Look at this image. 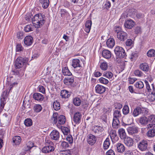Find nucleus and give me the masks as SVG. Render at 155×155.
Wrapping results in <instances>:
<instances>
[{
  "mask_svg": "<svg viewBox=\"0 0 155 155\" xmlns=\"http://www.w3.org/2000/svg\"><path fill=\"white\" fill-rule=\"evenodd\" d=\"M25 62L24 58L22 57H19L16 60L15 65L16 68H20L22 67Z\"/></svg>",
  "mask_w": 155,
  "mask_h": 155,
  "instance_id": "obj_6",
  "label": "nucleus"
},
{
  "mask_svg": "<svg viewBox=\"0 0 155 155\" xmlns=\"http://www.w3.org/2000/svg\"><path fill=\"white\" fill-rule=\"evenodd\" d=\"M99 80L101 83L105 84H106L109 83V81L103 77L100 78Z\"/></svg>",
  "mask_w": 155,
  "mask_h": 155,
  "instance_id": "obj_50",
  "label": "nucleus"
},
{
  "mask_svg": "<svg viewBox=\"0 0 155 155\" xmlns=\"http://www.w3.org/2000/svg\"><path fill=\"white\" fill-rule=\"evenodd\" d=\"M125 44L127 46H132L133 45V41L132 39H128L126 41Z\"/></svg>",
  "mask_w": 155,
  "mask_h": 155,
  "instance_id": "obj_51",
  "label": "nucleus"
},
{
  "mask_svg": "<svg viewBox=\"0 0 155 155\" xmlns=\"http://www.w3.org/2000/svg\"><path fill=\"white\" fill-rule=\"evenodd\" d=\"M58 114L57 113L53 114L52 117L51 119L54 123H56L58 121V123L60 124H63L65 123V116L63 115L59 116L58 118Z\"/></svg>",
  "mask_w": 155,
  "mask_h": 155,
  "instance_id": "obj_3",
  "label": "nucleus"
},
{
  "mask_svg": "<svg viewBox=\"0 0 155 155\" xmlns=\"http://www.w3.org/2000/svg\"><path fill=\"white\" fill-rule=\"evenodd\" d=\"M62 72L63 74L65 76H71L72 74L70 71L67 67L63 68L62 69Z\"/></svg>",
  "mask_w": 155,
  "mask_h": 155,
  "instance_id": "obj_32",
  "label": "nucleus"
},
{
  "mask_svg": "<svg viewBox=\"0 0 155 155\" xmlns=\"http://www.w3.org/2000/svg\"><path fill=\"white\" fill-rule=\"evenodd\" d=\"M24 44L27 46L31 45L33 41V39L31 36L28 35L26 36L24 39Z\"/></svg>",
  "mask_w": 155,
  "mask_h": 155,
  "instance_id": "obj_14",
  "label": "nucleus"
},
{
  "mask_svg": "<svg viewBox=\"0 0 155 155\" xmlns=\"http://www.w3.org/2000/svg\"><path fill=\"white\" fill-rule=\"evenodd\" d=\"M95 88L96 93L99 94L104 93L106 89L105 87L100 84H97L95 86Z\"/></svg>",
  "mask_w": 155,
  "mask_h": 155,
  "instance_id": "obj_12",
  "label": "nucleus"
},
{
  "mask_svg": "<svg viewBox=\"0 0 155 155\" xmlns=\"http://www.w3.org/2000/svg\"><path fill=\"white\" fill-rule=\"evenodd\" d=\"M81 114L79 112H77L74 114L73 121L76 124H79L81 122Z\"/></svg>",
  "mask_w": 155,
  "mask_h": 155,
  "instance_id": "obj_11",
  "label": "nucleus"
},
{
  "mask_svg": "<svg viewBox=\"0 0 155 155\" xmlns=\"http://www.w3.org/2000/svg\"><path fill=\"white\" fill-rule=\"evenodd\" d=\"M54 149L53 146H45L42 148V151L45 153H48L53 151Z\"/></svg>",
  "mask_w": 155,
  "mask_h": 155,
  "instance_id": "obj_20",
  "label": "nucleus"
},
{
  "mask_svg": "<svg viewBox=\"0 0 155 155\" xmlns=\"http://www.w3.org/2000/svg\"><path fill=\"white\" fill-rule=\"evenodd\" d=\"M111 139L109 137L106 138L104 142L103 145H110L111 144Z\"/></svg>",
  "mask_w": 155,
  "mask_h": 155,
  "instance_id": "obj_56",
  "label": "nucleus"
},
{
  "mask_svg": "<svg viewBox=\"0 0 155 155\" xmlns=\"http://www.w3.org/2000/svg\"><path fill=\"white\" fill-rule=\"evenodd\" d=\"M66 140L68 141L69 143L70 144H71L73 143V138L71 135H68L66 138Z\"/></svg>",
  "mask_w": 155,
  "mask_h": 155,
  "instance_id": "obj_61",
  "label": "nucleus"
},
{
  "mask_svg": "<svg viewBox=\"0 0 155 155\" xmlns=\"http://www.w3.org/2000/svg\"><path fill=\"white\" fill-rule=\"evenodd\" d=\"M45 21V16L42 14H36L32 18L33 25L36 28H39L42 26Z\"/></svg>",
  "mask_w": 155,
  "mask_h": 155,
  "instance_id": "obj_1",
  "label": "nucleus"
},
{
  "mask_svg": "<svg viewBox=\"0 0 155 155\" xmlns=\"http://www.w3.org/2000/svg\"><path fill=\"white\" fill-rule=\"evenodd\" d=\"M114 51L116 56L119 58H124L126 56L125 51L122 47L119 46H116Z\"/></svg>",
  "mask_w": 155,
  "mask_h": 155,
  "instance_id": "obj_4",
  "label": "nucleus"
},
{
  "mask_svg": "<svg viewBox=\"0 0 155 155\" xmlns=\"http://www.w3.org/2000/svg\"><path fill=\"white\" fill-rule=\"evenodd\" d=\"M120 121L119 119H115L113 118V123H112V126L113 128L115 129L117 128L119 126Z\"/></svg>",
  "mask_w": 155,
  "mask_h": 155,
  "instance_id": "obj_31",
  "label": "nucleus"
},
{
  "mask_svg": "<svg viewBox=\"0 0 155 155\" xmlns=\"http://www.w3.org/2000/svg\"><path fill=\"white\" fill-rule=\"evenodd\" d=\"M17 83L16 82H14L12 84L10 83L7 86L8 87V89L9 90V91L10 92L13 87L15 85H17Z\"/></svg>",
  "mask_w": 155,
  "mask_h": 155,
  "instance_id": "obj_59",
  "label": "nucleus"
},
{
  "mask_svg": "<svg viewBox=\"0 0 155 155\" xmlns=\"http://www.w3.org/2000/svg\"><path fill=\"white\" fill-rule=\"evenodd\" d=\"M127 33L123 31L119 32L117 34V38L121 41H124L127 38Z\"/></svg>",
  "mask_w": 155,
  "mask_h": 155,
  "instance_id": "obj_8",
  "label": "nucleus"
},
{
  "mask_svg": "<svg viewBox=\"0 0 155 155\" xmlns=\"http://www.w3.org/2000/svg\"><path fill=\"white\" fill-rule=\"evenodd\" d=\"M74 82V78L72 76H68L64 80V82L65 84L68 86H71Z\"/></svg>",
  "mask_w": 155,
  "mask_h": 155,
  "instance_id": "obj_7",
  "label": "nucleus"
},
{
  "mask_svg": "<svg viewBox=\"0 0 155 155\" xmlns=\"http://www.w3.org/2000/svg\"><path fill=\"white\" fill-rule=\"evenodd\" d=\"M33 97L38 101H42L44 99L43 96L38 93H35L33 95Z\"/></svg>",
  "mask_w": 155,
  "mask_h": 155,
  "instance_id": "obj_22",
  "label": "nucleus"
},
{
  "mask_svg": "<svg viewBox=\"0 0 155 155\" xmlns=\"http://www.w3.org/2000/svg\"><path fill=\"white\" fill-rule=\"evenodd\" d=\"M102 55L104 58L107 59H109L111 57V53L108 50H104L102 52Z\"/></svg>",
  "mask_w": 155,
  "mask_h": 155,
  "instance_id": "obj_17",
  "label": "nucleus"
},
{
  "mask_svg": "<svg viewBox=\"0 0 155 155\" xmlns=\"http://www.w3.org/2000/svg\"><path fill=\"white\" fill-rule=\"evenodd\" d=\"M124 139V143L127 145H132L133 144V140L130 137H127Z\"/></svg>",
  "mask_w": 155,
  "mask_h": 155,
  "instance_id": "obj_29",
  "label": "nucleus"
},
{
  "mask_svg": "<svg viewBox=\"0 0 155 155\" xmlns=\"http://www.w3.org/2000/svg\"><path fill=\"white\" fill-rule=\"evenodd\" d=\"M91 25L92 22L91 20H88L86 21L85 23V27L84 28V30L87 33H89L90 32Z\"/></svg>",
  "mask_w": 155,
  "mask_h": 155,
  "instance_id": "obj_23",
  "label": "nucleus"
},
{
  "mask_svg": "<svg viewBox=\"0 0 155 155\" xmlns=\"http://www.w3.org/2000/svg\"><path fill=\"white\" fill-rule=\"evenodd\" d=\"M140 68L145 71H147L149 70V66L147 64L145 63H143L140 65Z\"/></svg>",
  "mask_w": 155,
  "mask_h": 155,
  "instance_id": "obj_34",
  "label": "nucleus"
},
{
  "mask_svg": "<svg viewBox=\"0 0 155 155\" xmlns=\"http://www.w3.org/2000/svg\"><path fill=\"white\" fill-rule=\"evenodd\" d=\"M42 109V107L40 105L36 104L34 107V110L36 112H40Z\"/></svg>",
  "mask_w": 155,
  "mask_h": 155,
  "instance_id": "obj_48",
  "label": "nucleus"
},
{
  "mask_svg": "<svg viewBox=\"0 0 155 155\" xmlns=\"http://www.w3.org/2000/svg\"><path fill=\"white\" fill-rule=\"evenodd\" d=\"M134 74L136 76L141 77L142 75V73L139 70H136L134 72Z\"/></svg>",
  "mask_w": 155,
  "mask_h": 155,
  "instance_id": "obj_57",
  "label": "nucleus"
},
{
  "mask_svg": "<svg viewBox=\"0 0 155 155\" xmlns=\"http://www.w3.org/2000/svg\"><path fill=\"white\" fill-rule=\"evenodd\" d=\"M148 112L147 109L146 108L137 107L132 112V114L134 117H137L140 114H147Z\"/></svg>",
  "mask_w": 155,
  "mask_h": 155,
  "instance_id": "obj_2",
  "label": "nucleus"
},
{
  "mask_svg": "<svg viewBox=\"0 0 155 155\" xmlns=\"http://www.w3.org/2000/svg\"><path fill=\"white\" fill-rule=\"evenodd\" d=\"M11 119L10 115H8L6 114H4L2 117V120L3 122L5 124L9 123Z\"/></svg>",
  "mask_w": 155,
  "mask_h": 155,
  "instance_id": "obj_25",
  "label": "nucleus"
},
{
  "mask_svg": "<svg viewBox=\"0 0 155 155\" xmlns=\"http://www.w3.org/2000/svg\"><path fill=\"white\" fill-rule=\"evenodd\" d=\"M92 130L95 133L100 134L103 132L104 129L101 126H95L93 127Z\"/></svg>",
  "mask_w": 155,
  "mask_h": 155,
  "instance_id": "obj_18",
  "label": "nucleus"
},
{
  "mask_svg": "<svg viewBox=\"0 0 155 155\" xmlns=\"http://www.w3.org/2000/svg\"><path fill=\"white\" fill-rule=\"evenodd\" d=\"M147 118L145 117H142L140 118V123L142 124L146 125L148 123Z\"/></svg>",
  "mask_w": 155,
  "mask_h": 155,
  "instance_id": "obj_37",
  "label": "nucleus"
},
{
  "mask_svg": "<svg viewBox=\"0 0 155 155\" xmlns=\"http://www.w3.org/2000/svg\"><path fill=\"white\" fill-rule=\"evenodd\" d=\"M107 116L106 114H104L101 116V118L104 122L106 123L107 122Z\"/></svg>",
  "mask_w": 155,
  "mask_h": 155,
  "instance_id": "obj_58",
  "label": "nucleus"
},
{
  "mask_svg": "<svg viewBox=\"0 0 155 155\" xmlns=\"http://www.w3.org/2000/svg\"><path fill=\"white\" fill-rule=\"evenodd\" d=\"M113 116L114 118L119 119L121 116L120 111L118 110H115L113 113Z\"/></svg>",
  "mask_w": 155,
  "mask_h": 155,
  "instance_id": "obj_36",
  "label": "nucleus"
},
{
  "mask_svg": "<svg viewBox=\"0 0 155 155\" xmlns=\"http://www.w3.org/2000/svg\"><path fill=\"white\" fill-rule=\"evenodd\" d=\"M61 130L63 134L65 135H67L70 133V130L69 129L66 127H62Z\"/></svg>",
  "mask_w": 155,
  "mask_h": 155,
  "instance_id": "obj_46",
  "label": "nucleus"
},
{
  "mask_svg": "<svg viewBox=\"0 0 155 155\" xmlns=\"http://www.w3.org/2000/svg\"><path fill=\"white\" fill-rule=\"evenodd\" d=\"M137 56V54L134 53H132L129 57L130 59L132 61L135 60Z\"/></svg>",
  "mask_w": 155,
  "mask_h": 155,
  "instance_id": "obj_60",
  "label": "nucleus"
},
{
  "mask_svg": "<svg viewBox=\"0 0 155 155\" xmlns=\"http://www.w3.org/2000/svg\"><path fill=\"white\" fill-rule=\"evenodd\" d=\"M148 123L155 122V115L153 114L150 115L147 118Z\"/></svg>",
  "mask_w": 155,
  "mask_h": 155,
  "instance_id": "obj_49",
  "label": "nucleus"
},
{
  "mask_svg": "<svg viewBox=\"0 0 155 155\" xmlns=\"http://www.w3.org/2000/svg\"><path fill=\"white\" fill-rule=\"evenodd\" d=\"M71 66L74 68H80L81 67L80 61L77 59H74L72 60Z\"/></svg>",
  "mask_w": 155,
  "mask_h": 155,
  "instance_id": "obj_19",
  "label": "nucleus"
},
{
  "mask_svg": "<svg viewBox=\"0 0 155 155\" xmlns=\"http://www.w3.org/2000/svg\"><path fill=\"white\" fill-rule=\"evenodd\" d=\"M150 141L146 140H143L141 141L139 144V145H150L149 143Z\"/></svg>",
  "mask_w": 155,
  "mask_h": 155,
  "instance_id": "obj_54",
  "label": "nucleus"
},
{
  "mask_svg": "<svg viewBox=\"0 0 155 155\" xmlns=\"http://www.w3.org/2000/svg\"><path fill=\"white\" fill-rule=\"evenodd\" d=\"M53 107L56 110H58L60 109V105L59 102L57 101H54L53 104Z\"/></svg>",
  "mask_w": 155,
  "mask_h": 155,
  "instance_id": "obj_38",
  "label": "nucleus"
},
{
  "mask_svg": "<svg viewBox=\"0 0 155 155\" xmlns=\"http://www.w3.org/2000/svg\"><path fill=\"white\" fill-rule=\"evenodd\" d=\"M128 133L130 135H133L137 132V128L134 127H129L127 129Z\"/></svg>",
  "mask_w": 155,
  "mask_h": 155,
  "instance_id": "obj_26",
  "label": "nucleus"
},
{
  "mask_svg": "<svg viewBox=\"0 0 155 155\" xmlns=\"http://www.w3.org/2000/svg\"><path fill=\"white\" fill-rule=\"evenodd\" d=\"M81 98L78 97H75L73 99V104L76 106H79L81 105Z\"/></svg>",
  "mask_w": 155,
  "mask_h": 155,
  "instance_id": "obj_35",
  "label": "nucleus"
},
{
  "mask_svg": "<svg viewBox=\"0 0 155 155\" xmlns=\"http://www.w3.org/2000/svg\"><path fill=\"white\" fill-rule=\"evenodd\" d=\"M144 82L147 91L149 93H155V88L154 85L153 84H152L151 85H150L148 81L146 80L144 81Z\"/></svg>",
  "mask_w": 155,
  "mask_h": 155,
  "instance_id": "obj_9",
  "label": "nucleus"
},
{
  "mask_svg": "<svg viewBox=\"0 0 155 155\" xmlns=\"http://www.w3.org/2000/svg\"><path fill=\"white\" fill-rule=\"evenodd\" d=\"M109 135L113 144L114 142L118 140V137L116 131L113 130H111L110 132Z\"/></svg>",
  "mask_w": 155,
  "mask_h": 155,
  "instance_id": "obj_10",
  "label": "nucleus"
},
{
  "mask_svg": "<svg viewBox=\"0 0 155 155\" xmlns=\"http://www.w3.org/2000/svg\"><path fill=\"white\" fill-rule=\"evenodd\" d=\"M147 129L151 128L147 132V136L149 137H153L155 135V124H151L147 125Z\"/></svg>",
  "mask_w": 155,
  "mask_h": 155,
  "instance_id": "obj_5",
  "label": "nucleus"
},
{
  "mask_svg": "<svg viewBox=\"0 0 155 155\" xmlns=\"http://www.w3.org/2000/svg\"><path fill=\"white\" fill-rule=\"evenodd\" d=\"M12 141L14 144L18 145L21 141V137L19 136H15L13 138Z\"/></svg>",
  "mask_w": 155,
  "mask_h": 155,
  "instance_id": "obj_33",
  "label": "nucleus"
},
{
  "mask_svg": "<svg viewBox=\"0 0 155 155\" xmlns=\"http://www.w3.org/2000/svg\"><path fill=\"white\" fill-rule=\"evenodd\" d=\"M155 93H149L147 98L150 101H153L155 100Z\"/></svg>",
  "mask_w": 155,
  "mask_h": 155,
  "instance_id": "obj_44",
  "label": "nucleus"
},
{
  "mask_svg": "<svg viewBox=\"0 0 155 155\" xmlns=\"http://www.w3.org/2000/svg\"><path fill=\"white\" fill-rule=\"evenodd\" d=\"M123 113L124 115H127L129 112V108L128 106L125 105L122 109Z\"/></svg>",
  "mask_w": 155,
  "mask_h": 155,
  "instance_id": "obj_45",
  "label": "nucleus"
},
{
  "mask_svg": "<svg viewBox=\"0 0 155 155\" xmlns=\"http://www.w3.org/2000/svg\"><path fill=\"white\" fill-rule=\"evenodd\" d=\"M87 142L91 145H93L96 142V138L95 136L91 134H90L87 136Z\"/></svg>",
  "mask_w": 155,
  "mask_h": 155,
  "instance_id": "obj_15",
  "label": "nucleus"
},
{
  "mask_svg": "<svg viewBox=\"0 0 155 155\" xmlns=\"http://www.w3.org/2000/svg\"><path fill=\"white\" fill-rule=\"evenodd\" d=\"M24 50V48L21 44H17L15 48V51L17 54H19L22 52Z\"/></svg>",
  "mask_w": 155,
  "mask_h": 155,
  "instance_id": "obj_24",
  "label": "nucleus"
},
{
  "mask_svg": "<svg viewBox=\"0 0 155 155\" xmlns=\"http://www.w3.org/2000/svg\"><path fill=\"white\" fill-rule=\"evenodd\" d=\"M104 6H105V8L107 9L110 8L111 6L110 1L109 0H107Z\"/></svg>",
  "mask_w": 155,
  "mask_h": 155,
  "instance_id": "obj_63",
  "label": "nucleus"
},
{
  "mask_svg": "<svg viewBox=\"0 0 155 155\" xmlns=\"http://www.w3.org/2000/svg\"><path fill=\"white\" fill-rule=\"evenodd\" d=\"M100 68L103 70L105 71L107 70L108 68L107 63L105 61L101 62L100 64Z\"/></svg>",
  "mask_w": 155,
  "mask_h": 155,
  "instance_id": "obj_42",
  "label": "nucleus"
},
{
  "mask_svg": "<svg viewBox=\"0 0 155 155\" xmlns=\"http://www.w3.org/2000/svg\"><path fill=\"white\" fill-rule=\"evenodd\" d=\"M38 91L43 94L45 93V89L44 87L41 85H39L38 88Z\"/></svg>",
  "mask_w": 155,
  "mask_h": 155,
  "instance_id": "obj_52",
  "label": "nucleus"
},
{
  "mask_svg": "<svg viewBox=\"0 0 155 155\" xmlns=\"http://www.w3.org/2000/svg\"><path fill=\"white\" fill-rule=\"evenodd\" d=\"M125 149L124 146H117V150L119 152L122 153L124 151Z\"/></svg>",
  "mask_w": 155,
  "mask_h": 155,
  "instance_id": "obj_55",
  "label": "nucleus"
},
{
  "mask_svg": "<svg viewBox=\"0 0 155 155\" xmlns=\"http://www.w3.org/2000/svg\"><path fill=\"white\" fill-rule=\"evenodd\" d=\"M107 46L110 48H112L115 45V41L113 38H110L107 40L106 42Z\"/></svg>",
  "mask_w": 155,
  "mask_h": 155,
  "instance_id": "obj_21",
  "label": "nucleus"
},
{
  "mask_svg": "<svg viewBox=\"0 0 155 155\" xmlns=\"http://www.w3.org/2000/svg\"><path fill=\"white\" fill-rule=\"evenodd\" d=\"M134 21L131 19L126 20L124 24L125 27L128 29L132 28L134 26Z\"/></svg>",
  "mask_w": 155,
  "mask_h": 155,
  "instance_id": "obj_13",
  "label": "nucleus"
},
{
  "mask_svg": "<svg viewBox=\"0 0 155 155\" xmlns=\"http://www.w3.org/2000/svg\"><path fill=\"white\" fill-rule=\"evenodd\" d=\"M147 54L149 57H155V50L153 49H150L147 52Z\"/></svg>",
  "mask_w": 155,
  "mask_h": 155,
  "instance_id": "obj_39",
  "label": "nucleus"
},
{
  "mask_svg": "<svg viewBox=\"0 0 155 155\" xmlns=\"http://www.w3.org/2000/svg\"><path fill=\"white\" fill-rule=\"evenodd\" d=\"M10 92L9 91V90L8 89V87H7V90L4 91L2 93V97L4 98L5 97L7 96V95L8 94V93Z\"/></svg>",
  "mask_w": 155,
  "mask_h": 155,
  "instance_id": "obj_62",
  "label": "nucleus"
},
{
  "mask_svg": "<svg viewBox=\"0 0 155 155\" xmlns=\"http://www.w3.org/2000/svg\"><path fill=\"white\" fill-rule=\"evenodd\" d=\"M68 12L65 9H62L61 10V16L63 17L65 15H67L68 14Z\"/></svg>",
  "mask_w": 155,
  "mask_h": 155,
  "instance_id": "obj_64",
  "label": "nucleus"
},
{
  "mask_svg": "<svg viewBox=\"0 0 155 155\" xmlns=\"http://www.w3.org/2000/svg\"><path fill=\"white\" fill-rule=\"evenodd\" d=\"M50 136L53 140H57L60 137L59 132L57 130H54L51 133Z\"/></svg>",
  "mask_w": 155,
  "mask_h": 155,
  "instance_id": "obj_16",
  "label": "nucleus"
},
{
  "mask_svg": "<svg viewBox=\"0 0 155 155\" xmlns=\"http://www.w3.org/2000/svg\"><path fill=\"white\" fill-rule=\"evenodd\" d=\"M24 124L26 126H30L32 124V120L30 118H27L25 120Z\"/></svg>",
  "mask_w": 155,
  "mask_h": 155,
  "instance_id": "obj_47",
  "label": "nucleus"
},
{
  "mask_svg": "<svg viewBox=\"0 0 155 155\" xmlns=\"http://www.w3.org/2000/svg\"><path fill=\"white\" fill-rule=\"evenodd\" d=\"M33 27L31 24H28L25 27V31L26 32H29L33 30Z\"/></svg>",
  "mask_w": 155,
  "mask_h": 155,
  "instance_id": "obj_41",
  "label": "nucleus"
},
{
  "mask_svg": "<svg viewBox=\"0 0 155 155\" xmlns=\"http://www.w3.org/2000/svg\"><path fill=\"white\" fill-rule=\"evenodd\" d=\"M61 96L62 98L65 99L68 98L70 96V94L68 91L63 90L61 91Z\"/></svg>",
  "mask_w": 155,
  "mask_h": 155,
  "instance_id": "obj_27",
  "label": "nucleus"
},
{
  "mask_svg": "<svg viewBox=\"0 0 155 155\" xmlns=\"http://www.w3.org/2000/svg\"><path fill=\"white\" fill-rule=\"evenodd\" d=\"M120 137L121 139H124L126 137V133L124 130L122 128L119 129L118 130Z\"/></svg>",
  "mask_w": 155,
  "mask_h": 155,
  "instance_id": "obj_30",
  "label": "nucleus"
},
{
  "mask_svg": "<svg viewBox=\"0 0 155 155\" xmlns=\"http://www.w3.org/2000/svg\"><path fill=\"white\" fill-rule=\"evenodd\" d=\"M134 86L137 88L141 89L144 87V84L142 81H137L135 84Z\"/></svg>",
  "mask_w": 155,
  "mask_h": 155,
  "instance_id": "obj_43",
  "label": "nucleus"
},
{
  "mask_svg": "<svg viewBox=\"0 0 155 155\" xmlns=\"http://www.w3.org/2000/svg\"><path fill=\"white\" fill-rule=\"evenodd\" d=\"M39 1L43 8L46 9L48 7L49 4V0H39Z\"/></svg>",
  "mask_w": 155,
  "mask_h": 155,
  "instance_id": "obj_28",
  "label": "nucleus"
},
{
  "mask_svg": "<svg viewBox=\"0 0 155 155\" xmlns=\"http://www.w3.org/2000/svg\"><path fill=\"white\" fill-rule=\"evenodd\" d=\"M114 31L117 34H118L119 32L122 31H121V27L120 25H116L115 26L114 28Z\"/></svg>",
  "mask_w": 155,
  "mask_h": 155,
  "instance_id": "obj_53",
  "label": "nucleus"
},
{
  "mask_svg": "<svg viewBox=\"0 0 155 155\" xmlns=\"http://www.w3.org/2000/svg\"><path fill=\"white\" fill-rule=\"evenodd\" d=\"M113 75V74L111 72L107 71L104 73L103 76L110 79H112Z\"/></svg>",
  "mask_w": 155,
  "mask_h": 155,
  "instance_id": "obj_40",
  "label": "nucleus"
}]
</instances>
